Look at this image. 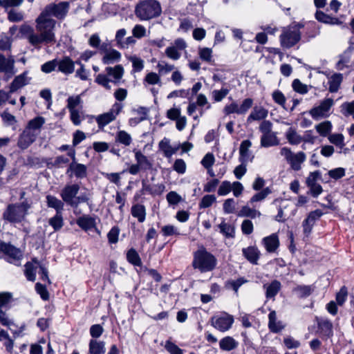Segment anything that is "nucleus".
I'll list each match as a JSON object with an SVG mask.
<instances>
[{
  "label": "nucleus",
  "instance_id": "1",
  "mask_svg": "<svg viewBox=\"0 0 354 354\" xmlns=\"http://www.w3.org/2000/svg\"><path fill=\"white\" fill-rule=\"evenodd\" d=\"M36 35H32V46L39 48L41 44H53L56 41L55 28L56 20L48 18L41 12L35 19Z\"/></svg>",
  "mask_w": 354,
  "mask_h": 354
},
{
  "label": "nucleus",
  "instance_id": "2",
  "mask_svg": "<svg viewBox=\"0 0 354 354\" xmlns=\"http://www.w3.org/2000/svg\"><path fill=\"white\" fill-rule=\"evenodd\" d=\"M134 12L140 21H149L160 16L162 7L157 0H140L136 4Z\"/></svg>",
  "mask_w": 354,
  "mask_h": 354
},
{
  "label": "nucleus",
  "instance_id": "3",
  "mask_svg": "<svg viewBox=\"0 0 354 354\" xmlns=\"http://www.w3.org/2000/svg\"><path fill=\"white\" fill-rule=\"evenodd\" d=\"M216 265V259L213 254L202 248L194 254L192 266L195 269H198L201 272L212 271Z\"/></svg>",
  "mask_w": 354,
  "mask_h": 354
},
{
  "label": "nucleus",
  "instance_id": "4",
  "mask_svg": "<svg viewBox=\"0 0 354 354\" xmlns=\"http://www.w3.org/2000/svg\"><path fill=\"white\" fill-rule=\"evenodd\" d=\"M30 205L27 202L10 204L3 214L5 220L10 223H21L28 214Z\"/></svg>",
  "mask_w": 354,
  "mask_h": 354
},
{
  "label": "nucleus",
  "instance_id": "5",
  "mask_svg": "<svg viewBox=\"0 0 354 354\" xmlns=\"http://www.w3.org/2000/svg\"><path fill=\"white\" fill-rule=\"evenodd\" d=\"M259 131L262 133L260 140L261 147L268 148L280 144L277 133L272 131V123L270 121L264 120L259 125Z\"/></svg>",
  "mask_w": 354,
  "mask_h": 354
},
{
  "label": "nucleus",
  "instance_id": "6",
  "mask_svg": "<svg viewBox=\"0 0 354 354\" xmlns=\"http://www.w3.org/2000/svg\"><path fill=\"white\" fill-rule=\"evenodd\" d=\"M70 3L68 1H59V3H50L46 5L41 12L48 18L54 17L58 20H64L69 11Z\"/></svg>",
  "mask_w": 354,
  "mask_h": 354
},
{
  "label": "nucleus",
  "instance_id": "7",
  "mask_svg": "<svg viewBox=\"0 0 354 354\" xmlns=\"http://www.w3.org/2000/svg\"><path fill=\"white\" fill-rule=\"evenodd\" d=\"M280 154L285 158L291 168L295 171L300 170L301 164L306 159V156L304 152L299 151L297 153H293L290 149L286 147L281 149Z\"/></svg>",
  "mask_w": 354,
  "mask_h": 354
},
{
  "label": "nucleus",
  "instance_id": "8",
  "mask_svg": "<svg viewBox=\"0 0 354 354\" xmlns=\"http://www.w3.org/2000/svg\"><path fill=\"white\" fill-rule=\"evenodd\" d=\"M301 39L299 28L291 26L285 30L280 36L281 44L283 48H289L295 46Z\"/></svg>",
  "mask_w": 354,
  "mask_h": 354
},
{
  "label": "nucleus",
  "instance_id": "9",
  "mask_svg": "<svg viewBox=\"0 0 354 354\" xmlns=\"http://www.w3.org/2000/svg\"><path fill=\"white\" fill-rule=\"evenodd\" d=\"M0 322L11 330L15 339L24 335V332L26 328V324L24 323L21 324L15 323L6 313V311H0Z\"/></svg>",
  "mask_w": 354,
  "mask_h": 354
},
{
  "label": "nucleus",
  "instance_id": "10",
  "mask_svg": "<svg viewBox=\"0 0 354 354\" xmlns=\"http://www.w3.org/2000/svg\"><path fill=\"white\" fill-rule=\"evenodd\" d=\"M80 191V186L77 184H69L64 187L61 190L60 196L62 201L73 208H77L75 199Z\"/></svg>",
  "mask_w": 354,
  "mask_h": 354
},
{
  "label": "nucleus",
  "instance_id": "11",
  "mask_svg": "<svg viewBox=\"0 0 354 354\" xmlns=\"http://www.w3.org/2000/svg\"><path fill=\"white\" fill-rule=\"evenodd\" d=\"M122 106L119 103H115L112 108L106 113L99 115L96 118V122L99 128H103L110 122L115 120L117 115L122 111Z\"/></svg>",
  "mask_w": 354,
  "mask_h": 354
},
{
  "label": "nucleus",
  "instance_id": "12",
  "mask_svg": "<svg viewBox=\"0 0 354 354\" xmlns=\"http://www.w3.org/2000/svg\"><path fill=\"white\" fill-rule=\"evenodd\" d=\"M1 252L8 262L17 266L21 265V259L23 257V254L19 248H17L10 243H6Z\"/></svg>",
  "mask_w": 354,
  "mask_h": 354
},
{
  "label": "nucleus",
  "instance_id": "13",
  "mask_svg": "<svg viewBox=\"0 0 354 354\" xmlns=\"http://www.w3.org/2000/svg\"><path fill=\"white\" fill-rule=\"evenodd\" d=\"M252 104L253 100L252 98H246L243 101L240 106L235 102L226 105L223 111L226 115L232 113L244 115L252 107Z\"/></svg>",
  "mask_w": 354,
  "mask_h": 354
},
{
  "label": "nucleus",
  "instance_id": "14",
  "mask_svg": "<svg viewBox=\"0 0 354 354\" xmlns=\"http://www.w3.org/2000/svg\"><path fill=\"white\" fill-rule=\"evenodd\" d=\"M212 325L217 330L221 332L228 330L234 323V317L227 313H224L220 316H214L212 318Z\"/></svg>",
  "mask_w": 354,
  "mask_h": 354
},
{
  "label": "nucleus",
  "instance_id": "15",
  "mask_svg": "<svg viewBox=\"0 0 354 354\" xmlns=\"http://www.w3.org/2000/svg\"><path fill=\"white\" fill-rule=\"evenodd\" d=\"M333 104L334 101L333 99L326 98L320 102L319 106L313 108L310 111V114L315 120L327 117Z\"/></svg>",
  "mask_w": 354,
  "mask_h": 354
},
{
  "label": "nucleus",
  "instance_id": "16",
  "mask_svg": "<svg viewBox=\"0 0 354 354\" xmlns=\"http://www.w3.org/2000/svg\"><path fill=\"white\" fill-rule=\"evenodd\" d=\"M187 48L185 41L182 38L176 39L173 46H168L165 50L166 56L172 60H178L181 57L180 51Z\"/></svg>",
  "mask_w": 354,
  "mask_h": 354
},
{
  "label": "nucleus",
  "instance_id": "17",
  "mask_svg": "<svg viewBox=\"0 0 354 354\" xmlns=\"http://www.w3.org/2000/svg\"><path fill=\"white\" fill-rule=\"evenodd\" d=\"M322 215L323 212L320 209L312 211L308 214L306 218L302 223L303 230L306 236H308L310 235L316 221H317Z\"/></svg>",
  "mask_w": 354,
  "mask_h": 354
},
{
  "label": "nucleus",
  "instance_id": "18",
  "mask_svg": "<svg viewBox=\"0 0 354 354\" xmlns=\"http://www.w3.org/2000/svg\"><path fill=\"white\" fill-rule=\"evenodd\" d=\"M37 136L36 133L26 128L19 137L17 146L21 149H26L35 141Z\"/></svg>",
  "mask_w": 354,
  "mask_h": 354
},
{
  "label": "nucleus",
  "instance_id": "19",
  "mask_svg": "<svg viewBox=\"0 0 354 354\" xmlns=\"http://www.w3.org/2000/svg\"><path fill=\"white\" fill-rule=\"evenodd\" d=\"M66 174L72 177L74 175L77 178H84L87 175V168L86 165L73 161L66 171Z\"/></svg>",
  "mask_w": 354,
  "mask_h": 354
},
{
  "label": "nucleus",
  "instance_id": "20",
  "mask_svg": "<svg viewBox=\"0 0 354 354\" xmlns=\"http://www.w3.org/2000/svg\"><path fill=\"white\" fill-rule=\"evenodd\" d=\"M57 71L65 74H72L75 71V62L68 56L57 59Z\"/></svg>",
  "mask_w": 354,
  "mask_h": 354
},
{
  "label": "nucleus",
  "instance_id": "21",
  "mask_svg": "<svg viewBox=\"0 0 354 354\" xmlns=\"http://www.w3.org/2000/svg\"><path fill=\"white\" fill-rule=\"evenodd\" d=\"M41 264L36 259H33L32 261L27 262L25 265L24 274L26 279L30 281H35L36 279V273L37 269H40Z\"/></svg>",
  "mask_w": 354,
  "mask_h": 354
},
{
  "label": "nucleus",
  "instance_id": "22",
  "mask_svg": "<svg viewBox=\"0 0 354 354\" xmlns=\"http://www.w3.org/2000/svg\"><path fill=\"white\" fill-rule=\"evenodd\" d=\"M27 75L28 72L25 71L15 77L9 86L10 93H13L29 83Z\"/></svg>",
  "mask_w": 354,
  "mask_h": 354
},
{
  "label": "nucleus",
  "instance_id": "23",
  "mask_svg": "<svg viewBox=\"0 0 354 354\" xmlns=\"http://www.w3.org/2000/svg\"><path fill=\"white\" fill-rule=\"evenodd\" d=\"M15 59L12 57L6 58L3 55L0 54V73H5L12 75L15 73Z\"/></svg>",
  "mask_w": 354,
  "mask_h": 354
},
{
  "label": "nucleus",
  "instance_id": "24",
  "mask_svg": "<svg viewBox=\"0 0 354 354\" xmlns=\"http://www.w3.org/2000/svg\"><path fill=\"white\" fill-rule=\"evenodd\" d=\"M165 189V186L163 184H147L145 180L142 181V194L149 193L152 196L161 195Z\"/></svg>",
  "mask_w": 354,
  "mask_h": 354
},
{
  "label": "nucleus",
  "instance_id": "25",
  "mask_svg": "<svg viewBox=\"0 0 354 354\" xmlns=\"http://www.w3.org/2000/svg\"><path fill=\"white\" fill-rule=\"evenodd\" d=\"M268 318V327L271 332L277 333L285 328L286 324L282 321L277 320L275 311H271Z\"/></svg>",
  "mask_w": 354,
  "mask_h": 354
},
{
  "label": "nucleus",
  "instance_id": "26",
  "mask_svg": "<svg viewBox=\"0 0 354 354\" xmlns=\"http://www.w3.org/2000/svg\"><path fill=\"white\" fill-rule=\"evenodd\" d=\"M262 242L268 252H275L279 245V240L276 234L263 238Z\"/></svg>",
  "mask_w": 354,
  "mask_h": 354
},
{
  "label": "nucleus",
  "instance_id": "27",
  "mask_svg": "<svg viewBox=\"0 0 354 354\" xmlns=\"http://www.w3.org/2000/svg\"><path fill=\"white\" fill-rule=\"evenodd\" d=\"M242 252L243 256L247 259L248 261L254 265L258 264V260L260 257V251L257 248L250 246L246 248H243Z\"/></svg>",
  "mask_w": 354,
  "mask_h": 354
},
{
  "label": "nucleus",
  "instance_id": "28",
  "mask_svg": "<svg viewBox=\"0 0 354 354\" xmlns=\"http://www.w3.org/2000/svg\"><path fill=\"white\" fill-rule=\"evenodd\" d=\"M268 111L262 106H254L251 111L250 114L247 118L248 122H251L254 120H264L267 118Z\"/></svg>",
  "mask_w": 354,
  "mask_h": 354
},
{
  "label": "nucleus",
  "instance_id": "29",
  "mask_svg": "<svg viewBox=\"0 0 354 354\" xmlns=\"http://www.w3.org/2000/svg\"><path fill=\"white\" fill-rule=\"evenodd\" d=\"M76 223L84 231H88L95 227V219L89 215H83L77 219Z\"/></svg>",
  "mask_w": 354,
  "mask_h": 354
},
{
  "label": "nucleus",
  "instance_id": "30",
  "mask_svg": "<svg viewBox=\"0 0 354 354\" xmlns=\"http://www.w3.org/2000/svg\"><path fill=\"white\" fill-rule=\"evenodd\" d=\"M317 323L319 330L323 336L327 338L331 337L333 336V324L330 321L322 318L317 319Z\"/></svg>",
  "mask_w": 354,
  "mask_h": 354
},
{
  "label": "nucleus",
  "instance_id": "31",
  "mask_svg": "<svg viewBox=\"0 0 354 354\" xmlns=\"http://www.w3.org/2000/svg\"><path fill=\"white\" fill-rule=\"evenodd\" d=\"M131 214L133 217L137 218L139 223H143L146 219V207L144 205L136 203L132 205Z\"/></svg>",
  "mask_w": 354,
  "mask_h": 354
},
{
  "label": "nucleus",
  "instance_id": "32",
  "mask_svg": "<svg viewBox=\"0 0 354 354\" xmlns=\"http://www.w3.org/2000/svg\"><path fill=\"white\" fill-rule=\"evenodd\" d=\"M266 298H274L281 288V283L278 280H273L270 283L264 284Z\"/></svg>",
  "mask_w": 354,
  "mask_h": 354
},
{
  "label": "nucleus",
  "instance_id": "33",
  "mask_svg": "<svg viewBox=\"0 0 354 354\" xmlns=\"http://www.w3.org/2000/svg\"><path fill=\"white\" fill-rule=\"evenodd\" d=\"M0 342H3V346L8 353H12L15 346V339L10 336L8 331L3 328H0Z\"/></svg>",
  "mask_w": 354,
  "mask_h": 354
},
{
  "label": "nucleus",
  "instance_id": "34",
  "mask_svg": "<svg viewBox=\"0 0 354 354\" xmlns=\"http://www.w3.org/2000/svg\"><path fill=\"white\" fill-rule=\"evenodd\" d=\"M47 206L55 209L56 213L61 214L64 210V202L59 200L57 197L52 195H47L46 197Z\"/></svg>",
  "mask_w": 354,
  "mask_h": 354
},
{
  "label": "nucleus",
  "instance_id": "35",
  "mask_svg": "<svg viewBox=\"0 0 354 354\" xmlns=\"http://www.w3.org/2000/svg\"><path fill=\"white\" fill-rule=\"evenodd\" d=\"M105 351V343L104 342L93 339L90 340L88 354H104Z\"/></svg>",
  "mask_w": 354,
  "mask_h": 354
},
{
  "label": "nucleus",
  "instance_id": "36",
  "mask_svg": "<svg viewBox=\"0 0 354 354\" xmlns=\"http://www.w3.org/2000/svg\"><path fill=\"white\" fill-rule=\"evenodd\" d=\"M315 18L318 21L326 24L338 25L342 24L338 18L326 15L322 11H317L315 13Z\"/></svg>",
  "mask_w": 354,
  "mask_h": 354
},
{
  "label": "nucleus",
  "instance_id": "37",
  "mask_svg": "<svg viewBox=\"0 0 354 354\" xmlns=\"http://www.w3.org/2000/svg\"><path fill=\"white\" fill-rule=\"evenodd\" d=\"M238 346V342H236L233 337L230 336L223 337L219 342L220 348L225 351H232L236 348Z\"/></svg>",
  "mask_w": 354,
  "mask_h": 354
},
{
  "label": "nucleus",
  "instance_id": "38",
  "mask_svg": "<svg viewBox=\"0 0 354 354\" xmlns=\"http://www.w3.org/2000/svg\"><path fill=\"white\" fill-rule=\"evenodd\" d=\"M44 123L45 119L41 116H38L30 120L26 128L30 130L32 133H36L38 136L40 133V129Z\"/></svg>",
  "mask_w": 354,
  "mask_h": 354
},
{
  "label": "nucleus",
  "instance_id": "39",
  "mask_svg": "<svg viewBox=\"0 0 354 354\" xmlns=\"http://www.w3.org/2000/svg\"><path fill=\"white\" fill-rule=\"evenodd\" d=\"M135 159L142 170H149L152 168V163L140 151H135Z\"/></svg>",
  "mask_w": 354,
  "mask_h": 354
},
{
  "label": "nucleus",
  "instance_id": "40",
  "mask_svg": "<svg viewBox=\"0 0 354 354\" xmlns=\"http://www.w3.org/2000/svg\"><path fill=\"white\" fill-rule=\"evenodd\" d=\"M343 75L341 73H335L331 75L328 80L329 88L330 93H336L342 82Z\"/></svg>",
  "mask_w": 354,
  "mask_h": 354
},
{
  "label": "nucleus",
  "instance_id": "41",
  "mask_svg": "<svg viewBox=\"0 0 354 354\" xmlns=\"http://www.w3.org/2000/svg\"><path fill=\"white\" fill-rule=\"evenodd\" d=\"M286 138L288 142L292 145H297L303 141V138L300 136L295 129L289 128L285 134Z\"/></svg>",
  "mask_w": 354,
  "mask_h": 354
},
{
  "label": "nucleus",
  "instance_id": "42",
  "mask_svg": "<svg viewBox=\"0 0 354 354\" xmlns=\"http://www.w3.org/2000/svg\"><path fill=\"white\" fill-rule=\"evenodd\" d=\"M106 71L109 75L114 78V80L112 82L115 84L119 82L124 74V68L122 65H117L114 67H106Z\"/></svg>",
  "mask_w": 354,
  "mask_h": 354
},
{
  "label": "nucleus",
  "instance_id": "43",
  "mask_svg": "<svg viewBox=\"0 0 354 354\" xmlns=\"http://www.w3.org/2000/svg\"><path fill=\"white\" fill-rule=\"evenodd\" d=\"M121 59V53L115 49H111L107 51L102 57V62L104 64H111L118 62Z\"/></svg>",
  "mask_w": 354,
  "mask_h": 354
},
{
  "label": "nucleus",
  "instance_id": "44",
  "mask_svg": "<svg viewBox=\"0 0 354 354\" xmlns=\"http://www.w3.org/2000/svg\"><path fill=\"white\" fill-rule=\"evenodd\" d=\"M159 148L167 158H170L172 155L176 153L177 149L172 147L170 145L169 140L165 138L159 142Z\"/></svg>",
  "mask_w": 354,
  "mask_h": 354
},
{
  "label": "nucleus",
  "instance_id": "45",
  "mask_svg": "<svg viewBox=\"0 0 354 354\" xmlns=\"http://www.w3.org/2000/svg\"><path fill=\"white\" fill-rule=\"evenodd\" d=\"M261 214L259 211L252 209L248 205L242 207L241 209L237 214L239 217H249L251 218H255L261 216Z\"/></svg>",
  "mask_w": 354,
  "mask_h": 354
},
{
  "label": "nucleus",
  "instance_id": "46",
  "mask_svg": "<svg viewBox=\"0 0 354 354\" xmlns=\"http://www.w3.org/2000/svg\"><path fill=\"white\" fill-rule=\"evenodd\" d=\"M84 94L82 93L80 95H71L69 96L67 99V105L66 107L68 109V111H73V110H77V107L79 106H82V104L83 102L82 99V95Z\"/></svg>",
  "mask_w": 354,
  "mask_h": 354
},
{
  "label": "nucleus",
  "instance_id": "47",
  "mask_svg": "<svg viewBox=\"0 0 354 354\" xmlns=\"http://www.w3.org/2000/svg\"><path fill=\"white\" fill-rule=\"evenodd\" d=\"M314 291L313 286L300 285L295 287L293 290L295 294L299 297H306L311 295Z\"/></svg>",
  "mask_w": 354,
  "mask_h": 354
},
{
  "label": "nucleus",
  "instance_id": "48",
  "mask_svg": "<svg viewBox=\"0 0 354 354\" xmlns=\"http://www.w3.org/2000/svg\"><path fill=\"white\" fill-rule=\"evenodd\" d=\"M252 146V142L249 140H244L241 142L239 148L241 161L244 162L249 158V149Z\"/></svg>",
  "mask_w": 354,
  "mask_h": 354
},
{
  "label": "nucleus",
  "instance_id": "49",
  "mask_svg": "<svg viewBox=\"0 0 354 354\" xmlns=\"http://www.w3.org/2000/svg\"><path fill=\"white\" fill-rule=\"evenodd\" d=\"M115 141L124 145L125 147H128L131 145L132 138L131 135L127 131L120 130L116 133Z\"/></svg>",
  "mask_w": 354,
  "mask_h": 354
},
{
  "label": "nucleus",
  "instance_id": "50",
  "mask_svg": "<svg viewBox=\"0 0 354 354\" xmlns=\"http://www.w3.org/2000/svg\"><path fill=\"white\" fill-rule=\"evenodd\" d=\"M48 224L53 228L55 232L61 230L64 225L62 213H56L54 216L49 218Z\"/></svg>",
  "mask_w": 354,
  "mask_h": 354
},
{
  "label": "nucleus",
  "instance_id": "51",
  "mask_svg": "<svg viewBox=\"0 0 354 354\" xmlns=\"http://www.w3.org/2000/svg\"><path fill=\"white\" fill-rule=\"evenodd\" d=\"M218 228L220 229L221 233H222L226 238L234 237V227L223 221L219 225Z\"/></svg>",
  "mask_w": 354,
  "mask_h": 354
},
{
  "label": "nucleus",
  "instance_id": "52",
  "mask_svg": "<svg viewBox=\"0 0 354 354\" xmlns=\"http://www.w3.org/2000/svg\"><path fill=\"white\" fill-rule=\"evenodd\" d=\"M127 259L130 263L133 264V266H142L141 259L137 251L133 248H131L129 250H128L127 253Z\"/></svg>",
  "mask_w": 354,
  "mask_h": 354
},
{
  "label": "nucleus",
  "instance_id": "53",
  "mask_svg": "<svg viewBox=\"0 0 354 354\" xmlns=\"http://www.w3.org/2000/svg\"><path fill=\"white\" fill-rule=\"evenodd\" d=\"M315 129L320 136L325 137L330 132L332 124L329 121H324L317 124Z\"/></svg>",
  "mask_w": 354,
  "mask_h": 354
},
{
  "label": "nucleus",
  "instance_id": "54",
  "mask_svg": "<svg viewBox=\"0 0 354 354\" xmlns=\"http://www.w3.org/2000/svg\"><path fill=\"white\" fill-rule=\"evenodd\" d=\"M12 39L10 37L2 34L0 35V51L10 50Z\"/></svg>",
  "mask_w": 354,
  "mask_h": 354
},
{
  "label": "nucleus",
  "instance_id": "55",
  "mask_svg": "<svg viewBox=\"0 0 354 354\" xmlns=\"http://www.w3.org/2000/svg\"><path fill=\"white\" fill-rule=\"evenodd\" d=\"M158 73L160 75H165L172 71L175 68L173 64H169L165 62H160L157 64Z\"/></svg>",
  "mask_w": 354,
  "mask_h": 354
},
{
  "label": "nucleus",
  "instance_id": "56",
  "mask_svg": "<svg viewBox=\"0 0 354 354\" xmlns=\"http://www.w3.org/2000/svg\"><path fill=\"white\" fill-rule=\"evenodd\" d=\"M57 67V59L45 62L41 66V71L44 73H50L55 71Z\"/></svg>",
  "mask_w": 354,
  "mask_h": 354
},
{
  "label": "nucleus",
  "instance_id": "57",
  "mask_svg": "<svg viewBox=\"0 0 354 354\" xmlns=\"http://www.w3.org/2000/svg\"><path fill=\"white\" fill-rule=\"evenodd\" d=\"M292 88L297 93L300 94H306L308 93V86L303 84L299 80L295 79L292 84Z\"/></svg>",
  "mask_w": 354,
  "mask_h": 354
},
{
  "label": "nucleus",
  "instance_id": "58",
  "mask_svg": "<svg viewBox=\"0 0 354 354\" xmlns=\"http://www.w3.org/2000/svg\"><path fill=\"white\" fill-rule=\"evenodd\" d=\"M344 137L342 133H334L328 136V140L332 144L342 148L344 146Z\"/></svg>",
  "mask_w": 354,
  "mask_h": 354
},
{
  "label": "nucleus",
  "instance_id": "59",
  "mask_svg": "<svg viewBox=\"0 0 354 354\" xmlns=\"http://www.w3.org/2000/svg\"><path fill=\"white\" fill-rule=\"evenodd\" d=\"M19 31L21 33V35H25L26 38L28 39L29 43L32 46V35H36V32H35L33 28L26 24H24L20 26Z\"/></svg>",
  "mask_w": 354,
  "mask_h": 354
},
{
  "label": "nucleus",
  "instance_id": "60",
  "mask_svg": "<svg viewBox=\"0 0 354 354\" xmlns=\"http://www.w3.org/2000/svg\"><path fill=\"white\" fill-rule=\"evenodd\" d=\"M340 108L341 112L344 115H354V100L352 102H344L343 104H342Z\"/></svg>",
  "mask_w": 354,
  "mask_h": 354
},
{
  "label": "nucleus",
  "instance_id": "61",
  "mask_svg": "<svg viewBox=\"0 0 354 354\" xmlns=\"http://www.w3.org/2000/svg\"><path fill=\"white\" fill-rule=\"evenodd\" d=\"M12 301V294L10 292L0 293V308H10L9 304Z\"/></svg>",
  "mask_w": 354,
  "mask_h": 354
},
{
  "label": "nucleus",
  "instance_id": "62",
  "mask_svg": "<svg viewBox=\"0 0 354 354\" xmlns=\"http://www.w3.org/2000/svg\"><path fill=\"white\" fill-rule=\"evenodd\" d=\"M216 199L214 195H205L202 198L199 203V207L201 209L207 208L216 201Z\"/></svg>",
  "mask_w": 354,
  "mask_h": 354
},
{
  "label": "nucleus",
  "instance_id": "63",
  "mask_svg": "<svg viewBox=\"0 0 354 354\" xmlns=\"http://www.w3.org/2000/svg\"><path fill=\"white\" fill-rule=\"evenodd\" d=\"M272 97L275 103L284 107L286 99L281 91H280L279 90L274 91L272 94Z\"/></svg>",
  "mask_w": 354,
  "mask_h": 354
},
{
  "label": "nucleus",
  "instance_id": "64",
  "mask_svg": "<svg viewBox=\"0 0 354 354\" xmlns=\"http://www.w3.org/2000/svg\"><path fill=\"white\" fill-rule=\"evenodd\" d=\"M165 348L170 354H183V350L170 340L165 342Z\"/></svg>",
  "mask_w": 354,
  "mask_h": 354
}]
</instances>
